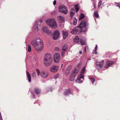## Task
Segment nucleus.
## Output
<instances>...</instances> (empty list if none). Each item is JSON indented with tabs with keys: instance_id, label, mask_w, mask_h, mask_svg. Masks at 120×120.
Masks as SVG:
<instances>
[{
	"instance_id": "obj_52",
	"label": "nucleus",
	"mask_w": 120,
	"mask_h": 120,
	"mask_svg": "<svg viewBox=\"0 0 120 120\" xmlns=\"http://www.w3.org/2000/svg\"><path fill=\"white\" fill-rule=\"evenodd\" d=\"M94 1L95 0H93Z\"/></svg>"
},
{
	"instance_id": "obj_47",
	"label": "nucleus",
	"mask_w": 120,
	"mask_h": 120,
	"mask_svg": "<svg viewBox=\"0 0 120 120\" xmlns=\"http://www.w3.org/2000/svg\"><path fill=\"white\" fill-rule=\"evenodd\" d=\"M94 8H95L96 6H95V4H94Z\"/></svg>"
},
{
	"instance_id": "obj_2",
	"label": "nucleus",
	"mask_w": 120,
	"mask_h": 120,
	"mask_svg": "<svg viewBox=\"0 0 120 120\" xmlns=\"http://www.w3.org/2000/svg\"><path fill=\"white\" fill-rule=\"evenodd\" d=\"M33 46L37 51L41 50L44 47V44L42 40L38 38L35 40H33L31 42Z\"/></svg>"
},
{
	"instance_id": "obj_23",
	"label": "nucleus",
	"mask_w": 120,
	"mask_h": 120,
	"mask_svg": "<svg viewBox=\"0 0 120 120\" xmlns=\"http://www.w3.org/2000/svg\"><path fill=\"white\" fill-rule=\"evenodd\" d=\"M86 70V68L85 67H84V68L82 69L81 71L80 72V75H83L84 74Z\"/></svg>"
},
{
	"instance_id": "obj_30",
	"label": "nucleus",
	"mask_w": 120,
	"mask_h": 120,
	"mask_svg": "<svg viewBox=\"0 0 120 120\" xmlns=\"http://www.w3.org/2000/svg\"><path fill=\"white\" fill-rule=\"evenodd\" d=\"M75 77V76H71V75L70 77V80L71 81H73Z\"/></svg>"
},
{
	"instance_id": "obj_26",
	"label": "nucleus",
	"mask_w": 120,
	"mask_h": 120,
	"mask_svg": "<svg viewBox=\"0 0 120 120\" xmlns=\"http://www.w3.org/2000/svg\"><path fill=\"white\" fill-rule=\"evenodd\" d=\"M85 16L84 14L82 13L80 14L79 18V20H81L82 19L85 17Z\"/></svg>"
},
{
	"instance_id": "obj_19",
	"label": "nucleus",
	"mask_w": 120,
	"mask_h": 120,
	"mask_svg": "<svg viewBox=\"0 0 120 120\" xmlns=\"http://www.w3.org/2000/svg\"><path fill=\"white\" fill-rule=\"evenodd\" d=\"M75 10L74 9H72L70 12V16L72 18L74 15Z\"/></svg>"
},
{
	"instance_id": "obj_5",
	"label": "nucleus",
	"mask_w": 120,
	"mask_h": 120,
	"mask_svg": "<svg viewBox=\"0 0 120 120\" xmlns=\"http://www.w3.org/2000/svg\"><path fill=\"white\" fill-rule=\"evenodd\" d=\"M59 11L65 14H66L68 12L67 8L63 5L60 6L59 8Z\"/></svg>"
},
{
	"instance_id": "obj_48",
	"label": "nucleus",
	"mask_w": 120,
	"mask_h": 120,
	"mask_svg": "<svg viewBox=\"0 0 120 120\" xmlns=\"http://www.w3.org/2000/svg\"><path fill=\"white\" fill-rule=\"evenodd\" d=\"M117 6L119 7H120V5H118Z\"/></svg>"
},
{
	"instance_id": "obj_42",
	"label": "nucleus",
	"mask_w": 120,
	"mask_h": 120,
	"mask_svg": "<svg viewBox=\"0 0 120 120\" xmlns=\"http://www.w3.org/2000/svg\"><path fill=\"white\" fill-rule=\"evenodd\" d=\"M86 47H85L84 49V50H85V52H86Z\"/></svg>"
},
{
	"instance_id": "obj_13",
	"label": "nucleus",
	"mask_w": 120,
	"mask_h": 120,
	"mask_svg": "<svg viewBox=\"0 0 120 120\" xmlns=\"http://www.w3.org/2000/svg\"><path fill=\"white\" fill-rule=\"evenodd\" d=\"M84 78V75H79L77 78L76 81L77 82L81 83L82 82V81L80 79H83Z\"/></svg>"
},
{
	"instance_id": "obj_4",
	"label": "nucleus",
	"mask_w": 120,
	"mask_h": 120,
	"mask_svg": "<svg viewBox=\"0 0 120 120\" xmlns=\"http://www.w3.org/2000/svg\"><path fill=\"white\" fill-rule=\"evenodd\" d=\"M46 23L52 28L57 27V25L54 19H51L46 21Z\"/></svg>"
},
{
	"instance_id": "obj_32",
	"label": "nucleus",
	"mask_w": 120,
	"mask_h": 120,
	"mask_svg": "<svg viewBox=\"0 0 120 120\" xmlns=\"http://www.w3.org/2000/svg\"><path fill=\"white\" fill-rule=\"evenodd\" d=\"M89 79H90L91 81L93 83H94L95 81V79L93 78L92 77H90L89 78Z\"/></svg>"
},
{
	"instance_id": "obj_11",
	"label": "nucleus",
	"mask_w": 120,
	"mask_h": 120,
	"mask_svg": "<svg viewBox=\"0 0 120 120\" xmlns=\"http://www.w3.org/2000/svg\"><path fill=\"white\" fill-rule=\"evenodd\" d=\"M58 69V66H55L52 67L50 69V71L52 72H56L57 71Z\"/></svg>"
},
{
	"instance_id": "obj_27",
	"label": "nucleus",
	"mask_w": 120,
	"mask_h": 120,
	"mask_svg": "<svg viewBox=\"0 0 120 120\" xmlns=\"http://www.w3.org/2000/svg\"><path fill=\"white\" fill-rule=\"evenodd\" d=\"M75 9L76 10V12L79 11V6L78 4H77L75 5Z\"/></svg>"
},
{
	"instance_id": "obj_38",
	"label": "nucleus",
	"mask_w": 120,
	"mask_h": 120,
	"mask_svg": "<svg viewBox=\"0 0 120 120\" xmlns=\"http://www.w3.org/2000/svg\"><path fill=\"white\" fill-rule=\"evenodd\" d=\"M56 0H54L53 2V4L54 5H56Z\"/></svg>"
},
{
	"instance_id": "obj_17",
	"label": "nucleus",
	"mask_w": 120,
	"mask_h": 120,
	"mask_svg": "<svg viewBox=\"0 0 120 120\" xmlns=\"http://www.w3.org/2000/svg\"><path fill=\"white\" fill-rule=\"evenodd\" d=\"M79 71L77 69H75L72 72L71 74V76H73L75 77V75L78 73Z\"/></svg>"
},
{
	"instance_id": "obj_43",
	"label": "nucleus",
	"mask_w": 120,
	"mask_h": 120,
	"mask_svg": "<svg viewBox=\"0 0 120 120\" xmlns=\"http://www.w3.org/2000/svg\"><path fill=\"white\" fill-rule=\"evenodd\" d=\"M39 21L40 22H42V19H40V20H39Z\"/></svg>"
},
{
	"instance_id": "obj_29",
	"label": "nucleus",
	"mask_w": 120,
	"mask_h": 120,
	"mask_svg": "<svg viewBox=\"0 0 120 120\" xmlns=\"http://www.w3.org/2000/svg\"><path fill=\"white\" fill-rule=\"evenodd\" d=\"M68 47L67 45H65L63 47L62 49H63L65 51H66L67 49H68Z\"/></svg>"
},
{
	"instance_id": "obj_18",
	"label": "nucleus",
	"mask_w": 120,
	"mask_h": 120,
	"mask_svg": "<svg viewBox=\"0 0 120 120\" xmlns=\"http://www.w3.org/2000/svg\"><path fill=\"white\" fill-rule=\"evenodd\" d=\"M80 41L81 44L83 45H85V40L83 37H81L80 39Z\"/></svg>"
},
{
	"instance_id": "obj_3",
	"label": "nucleus",
	"mask_w": 120,
	"mask_h": 120,
	"mask_svg": "<svg viewBox=\"0 0 120 120\" xmlns=\"http://www.w3.org/2000/svg\"><path fill=\"white\" fill-rule=\"evenodd\" d=\"M52 61V56L49 53H46L44 57L43 62L45 66L48 67L51 64Z\"/></svg>"
},
{
	"instance_id": "obj_41",
	"label": "nucleus",
	"mask_w": 120,
	"mask_h": 120,
	"mask_svg": "<svg viewBox=\"0 0 120 120\" xmlns=\"http://www.w3.org/2000/svg\"><path fill=\"white\" fill-rule=\"evenodd\" d=\"M97 45H96V46L95 48V51H96L97 50Z\"/></svg>"
},
{
	"instance_id": "obj_46",
	"label": "nucleus",
	"mask_w": 120,
	"mask_h": 120,
	"mask_svg": "<svg viewBox=\"0 0 120 120\" xmlns=\"http://www.w3.org/2000/svg\"><path fill=\"white\" fill-rule=\"evenodd\" d=\"M1 117V118H2V116H1V113H0V118Z\"/></svg>"
},
{
	"instance_id": "obj_15",
	"label": "nucleus",
	"mask_w": 120,
	"mask_h": 120,
	"mask_svg": "<svg viewBox=\"0 0 120 120\" xmlns=\"http://www.w3.org/2000/svg\"><path fill=\"white\" fill-rule=\"evenodd\" d=\"M57 18H58V21L59 22L62 23L64 21V18L61 16H58L57 17Z\"/></svg>"
},
{
	"instance_id": "obj_16",
	"label": "nucleus",
	"mask_w": 120,
	"mask_h": 120,
	"mask_svg": "<svg viewBox=\"0 0 120 120\" xmlns=\"http://www.w3.org/2000/svg\"><path fill=\"white\" fill-rule=\"evenodd\" d=\"M71 93V90L70 89H68L66 90L64 93V94L65 96L68 95Z\"/></svg>"
},
{
	"instance_id": "obj_36",
	"label": "nucleus",
	"mask_w": 120,
	"mask_h": 120,
	"mask_svg": "<svg viewBox=\"0 0 120 120\" xmlns=\"http://www.w3.org/2000/svg\"><path fill=\"white\" fill-rule=\"evenodd\" d=\"M66 51L65 50H64L63 49H62V56H63L64 55V53Z\"/></svg>"
},
{
	"instance_id": "obj_33",
	"label": "nucleus",
	"mask_w": 120,
	"mask_h": 120,
	"mask_svg": "<svg viewBox=\"0 0 120 120\" xmlns=\"http://www.w3.org/2000/svg\"><path fill=\"white\" fill-rule=\"evenodd\" d=\"M102 3V1L101 0H100L99 1L98 5V7H99L101 5V3Z\"/></svg>"
},
{
	"instance_id": "obj_8",
	"label": "nucleus",
	"mask_w": 120,
	"mask_h": 120,
	"mask_svg": "<svg viewBox=\"0 0 120 120\" xmlns=\"http://www.w3.org/2000/svg\"><path fill=\"white\" fill-rule=\"evenodd\" d=\"M43 31L46 33L48 35L51 34H52V32L51 31L48 29L45 26L42 28Z\"/></svg>"
},
{
	"instance_id": "obj_40",
	"label": "nucleus",
	"mask_w": 120,
	"mask_h": 120,
	"mask_svg": "<svg viewBox=\"0 0 120 120\" xmlns=\"http://www.w3.org/2000/svg\"><path fill=\"white\" fill-rule=\"evenodd\" d=\"M55 50H59V49L58 47H56L55 48Z\"/></svg>"
},
{
	"instance_id": "obj_39",
	"label": "nucleus",
	"mask_w": 120,
	"mask_h": 120,
	"mask_svg": "<svg viewBox=\"0 0 120 120\" xmlns=\"http://www.w3.org/2000/svg\"><path fill=\"white\" fill-rule=\"evenodd\" d=\"M32 94L33 96V98H35V94L34 93H33Z\"/></svg>"
},
{
	"instance_id": "obj_37",
	"label": "nucleus",
	"mask_w": 120,
	"mask_h": 120,
	"mask_svg": "<svg viewBox=\"0 0 120 120\" xmlns=\"http://www.w3.org/2000/svg\"><path fill=\"white\" fill-rule=\"evenodd\" d=\"M58 75H57L55 76L54 77V79H57L58 77Z\"/></svg>"
},
{
	"instance_id": "obj_28",
	"label": "nucleus",
	"mask_w": 120,
	"mask_h": 120,
	"mask_svg": "<svg viewBox=\"0 0 120 120\" xmlns=\"http://www.w3.org/2000/svg\"><path fill=\"white\" fill-rule=\"evenodd\" d=\"M94 15L96 18L98 17L99 15L97 11H95L94 13Z\"/></svg>"
},
{
	"instance_id": "obj_9",
	"label": "nucleus",
	"mask_w": 120,
	"mask_h": 120,
	"mask_svg": "<svg viewBox=\"0 0 120 120\" xmlns=\"http://www.w3.org/2000/svg\"><path fill=\"white\" fill-rule=\"evenodd\" d=\"M114 62L112 61L108 60L106 61V63L104 67L106 68H108L112 65V64H114Z\"/></svg>"
},
{
	"instance_id": "obj_44",
	"label": "nucleus",
	"mask_w": 120,
	"mask_h": 120,
	"mask_svg": "<svg viewBox=\"0 0 120 120\" xmlns=\"http://www.w3.org/2000/svg\"><path fill=\"white\" fill-rule=\"evenodd\" d=\"M79 53L80 54H82V52L81 51H80L79 52Z\"/></svg>"
},
{
	"instance_id": "obj_34",
	"label": "nucleus",
	"mask_w": 120,
	"mask_h": 120,
	"mask_svg": "<svg viewBox=\"0 0 120 120\" xmlns=\"http://www.w3.org/2000/svg\"><path fill=\"white\" fill-rule=\"evenodd\" d=\"M31 47L30 45H29L28 48V51L29 52H30L31 51Z\"/></svg>"
},
{
	"instance_id": "obj_50",
	"label": "nucleus",
	"mask_w": 120,
	"mask_h": 120,
	"mask_svg": "<svg viewBox=\"0 0 120 120\" xmlns=\"http://www.w3.org/2000/svg\"><path fill=\"white\" fill-rule=\"evenodd\" d=\"M36 28H37V29L38 28V26H37L36 27Z\"/></svg>"
},
{
	"instance_id": "obj_1",
	"label": "nucleus",
	"mask_w": 120,
	"mask_h": 120,
	"mask_svg": "<svg viewBox=\"0 0 120 120\" xmlns=\"http://www.w3.org/2000/svg\"><path fill=\"white\" fill-rule=\"evenodd\" d=\"M87 23V21L84 19L80 22L79 26L74 28L71 32V33L73 34H79L80 33L85 31L86 30V29L85 27L86 26L89 25V24Z\"/></svg>"
},
{
	"instance_id": "obj_24",
	"label": "nucleus",
	"mask_w": 120,
	"mask_h": 120,
	"mask_svg": "<svg viewBox=\"0 0 120 120\" xmlns=\"http://www.w3.org/2000/svg\"><path fill=\"white\" fill-rule=\"evenodd\" d=\"M77 20L75 17H74L73 19V24L74 25H75L77 22Z\"/></svg>"
},
{
	"instance_id": "obj_49",
	"label": "nucleus",
	"mask_w": 120,
	"mask_h": 120,
	"mask_svg": "<svg viewBox=\"0 0 120 120\" xmlns=\"http://www.w3.org/2000/svg\"><path fill=\"white\" fill-rule=\"evenodd\" d=\"M0 118V119H1V120H2V118H1H1Z\"/></svg>"
},
{
	"instance_id": "obj_51",
	"label": "nucleus",
	"mask_w": 120,
	"mask_h": 120,
	"mask_svg": "<svg viewBox=\"0 0 120 120\" xmlns=\"http://www.w3.org/2000/svg\"><path fill=\"white\" fill-rule=\"evenodd\" d=\"M119 4V3H117V4Z\"/></svg>"
},
{
	"instance_id": "obj_6",
	"label": "nucleus",
	"mask_w": 120,
	"mask_h": 120,
	"mask_svg": "<svg viewBox=\"0 0 120 120\" xmlns=\"http://www.w3.org/2000/svg\"><path fill=\"white\" fill-rule=\"evenodd\" d=\"M60 55L58 53H55L54 56V62L56 63H58L60 61Z\"/></svg>"
},
{
	"instance_id": "obj_20",
	"label": "nucleus",
	"mask_w": 120,
	"mask_h": 120,
	"mask_svg": "<svg viewBox=\"0 0 120 120\" xmlns=\"http://www.w3.org/2000/svg\"><path fill=\"white\" fill-rule=\"evenodd\" d=\"M34 91L35 93L37 94H39L41 93L40 90L38 88H35L34 89Z\"/></svg>"
},
{
	"instance_id": "obj_21",
	"label": "nucleus",
	"mask_w": 120,
	"mask_h": 120,
	"mask_svg": "<svg viewBox=\"0 0 120 120\" xmlns=\"http://www.w3.org/2000/svg\"><path fill=\"white\" fill-rule=\"evenodd\" d=\"M26 76L28 78V81L30 82L31 81L30 75L28 71H26Z\"/></svg>"
},
{
	"instance_id": "obj_14",
	"label": "nucleus",
	"mask_w": 120,
	"mask_h": 120,
	"mask_svg": "<svg viewBox=\"0 0 120 120\" xmlns=\"http://www.w3.org/2000/svg\"><path fill=\"white\" fill-rule=\"evenodd\" d=\"M62 32L63 36V39H65L67 37L68 35V33L67 32L64 31H62Z\"/></svg>"
},
{
	"instance_id": "obj_10",
	"label": "nucleus",
	"mask_w": 120,
	"mask_h": 120,
	"mask_svg": "<svg viewBox=\"0 0 120 120\" xmlns=\"http://www.w3.org/2000/svg\"><path fill=\"white\" fill-rule=\"evenodd\" d=\"M104 64V61L102 60L101 62H97L96 64L97 68H98L99 67L101 68L103 67Z\"/></svg>"
},
{
	"instance_id": "obj_22",
	"label": "nucleus",
	"mask_w": 120,
	"mask_h": 120,
	"mask_svg": "<svg viewBox=\"0 0 120 120\" xmlns=\"http://www.w3.org/2000/svg\"><path fill=\"white\" fill-rule=\"evenodd\" d=\"M74 42L76 43H78L79 42V39L78 36H75L74 39Z\"/></svg>"
},
{
	"instance_id": "obj_45",
	"label": "nucleus",
	"mask_w": 120,
	"mask_h": 120,
	"mask_svg": "<svg viewBox=\"0 0 120 120\" xmlns=\"http://www.w3.org/2000/svg\"><path fill=\"white\" fill-rule=\"evenodd\" d=\"M55 13V12L54 11H53L52 12V14H54Z\"/></svg>"
},
{
	"instance_id": "obj_35",
	"label": "nucleus",
	"mask_w": 120,
	"mask_h": 120,
	"mask_svg": "<svg viewBox=\"0 0 120 120\" xmlns=\"http://www.w3.org/2000/svg\"><path fill=\"white\" fill-rule=\"evenodd\" d=\"M36 72H37L38 75H39L40 73L39 70L38 69H36Z\"/></svg>"
},
{
	"instance_id": "obj_25",
	"label": "nucleus",
	"mask_w": 120,
	"mask_h": 120,
	"mask_svg": "<svg viewBox=\"0 0 120 120\" xmlns=\"http://www.w3.org/2000/svg\"><path fill=\"white\" fill-rule=\"evenodd\" d=\"M72 66L71 65H69L68 66L67 68V71L68 74H69L70 72V70L71 69Z\"/></svg>"
},
{
	"instance_id": "obj_12",
	"label": "nucleus",
	"mask_w": 120,
	"mask_h": 120,
	"mask_svg": "<svg viewBox=\"0 0 120 120\" xmlns=\"http://www.w3.org/2000/svg\"><path fill=\"white\" fill-rule=\"evenodd\" d=\"M48 75V73L46 71H42L40 74L41 76L43 78H46Z\"/></svg>"
},
{
	"instance_id": "obj_7",
	"label": "nucleus",
	"mask_w": 120,
	"mask_h": 120,
	"mask_svg": "<svg viewBox=\"0 0 120 120\" xmlns=\"http://www.w3.org/2000/svg\"><path fill=\"white\" fill-rule=\"evenodd\" d=\"M59 35V33L58 31H55L54 33L52 36V38L54 40H56L58 38Z\"/></svg>"
},
{
	"instance_id": "obj_31",
	"label": "nucleus",
	"mask_w": 120,
	"mask_h": 120,
	"mask_svg": "<svg viewBox=\"0 0 120 120\" xmlns=\"http://www.w3.org/2000/svg\"><path fill=\"white\" fill-rule=\"evenodd\" d=\"M32 77L34 78H35L36 77V74L35 72L33 73L31 75Z\"/></svg>"
}]
</instances>
